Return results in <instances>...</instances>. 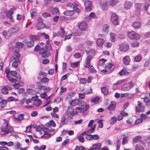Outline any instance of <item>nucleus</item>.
<instances>
[{
    "label": "nucleus",
    "instance_id": "09e8293b",
    "mask_svg": "<svg viewBox=\"0 0 150 150\" xmlns=\"http://www.w3.org/2000/svg\"><path fill=\"white\" fill-rule=\"evenodd\" d=\"M136 150H144L143 146L140 144H137L135 147Z\"/></svg>",
    "mask_w": 150,
    "mask_h": 150
},
{
    "label": "nucleus",
    "instance_id": "473e14b6",
    "mask_svg": "<svg viewBox=\"0 0 150 150\" xmlns=\"http://www.w3.org/2000/svg\"><path fill=\"white\" fill-rule=\"evenodd\" d=\"M96 127V124H94L93 125L92 127H90L91 128L88 129L87 131H86V133H92L94 131V130Z\"/></svg>",
    "mask_w": 150,
    "mask_h": 150
},
{
    "label": "nucleus",
    "instance_id": "5fc2aeb1",
    "mask_svg": "<svg viewBox=\"0 0 150 150\" xmlns=\"http://www.w3.org/2000/svg\"><path fill=\"white\" fill-rule=\"evenodd\" d=\"M125 81V79H122L117 81V82L113 84V85L115 86V85H120L121 84Z\"/></svg>",
    "mask_w": 150,
    "mask_h": 150
},
{
    "label": "nucleus",
    "instance_id": "e433bc0d",
    "mask_svg": "<svg viewBox=\"0 0 150 150\" xmlns=\"http://www.w3.org/2000/svg\"><path fill=\"white\" fill-rule=\"evenodd\" d=\"M19 28L18 26H15L12 29H10V30L11 31V32L12 34L13 33H15L19 30Z\"/></svg>",
    "mask_w": 150,
    "mask_h": 150
},
{
    "label": "nucleus",
    "instance_id": "7ed1b4c3",
    "mask_svg": "<svg viewBox=\"0 0 150 150\" xmlns=\"http://www.w3.org/2000/svg\"><path fill=\"white\" fill-rule=\"evenodd\" d=\"M20 54L18 52L15 53V57L14 59L15 60L12 64V66L14 68H16L18 67V64L20 62Z\"/></svg>",
    "mask_w": 150,
    "mask_h": 150
},
{
    "label": "nucleus",
    "instance_id": "39448f33",
    "mask_svg": "<svg viewBox=\"0 0 150 150\" xmlns=\"http://www.w3.org/2000/svg\"><path fill=\"white\" fill-rule=\"evenodd\" d=\"M127 36L129 38L132 39H139L140 38V36L136 34L134 31H132L128 33Z\"/></svg>",
    "mask_w": 150,
    "mask_h": 150
},
{
    "label": "nucleus",
    "instance_id": "2f4dec72",
    "mask_svg": "<svg viewBox=\"0 0 150 150\" xmlns=\"http://www.w3.org/2000/svg\"><path fill=\"white\" fill-rule=\"evenodd\" d=\"M42 103L41 101L39 99H36L34 100L33 105L36 107H38Z\"/></svg>",
    "mask_w": 150,
    "mask_h": 150
},
{
    "label": "nucleus",
    "instance_id": "423d86ee",
    "mask_svg": "<svg viewBox=\"0 0 150 150\" xmlns=\"http://www.w3.org/2000/svg\"><path fill=\"white\" fill-rule=\"evenodd\" d=\"M38 22L36 25V28L38 30L42 29L45 27V25L43 22L42 17H39L38 19Z\"/></svg>",
    "mask_w": 150,
    "mask_h": 150
},
{
    "label": "nucleus",
    "instance_id": "2eb2a0df",
    "mask_svg": "<svg viewBox=\"0 0 150 150\" xmlns=\"http://www.w3.org/2000/svg\"><path fill=\"white\" fill-rule=\"evenodd\" d=\"M43 131L44 132V134L42 137H47L51 135L50 132L51 131L47 128H45L43 129Z\"/></svg>",
    "mask_w": 150,
    "mask_h": 150
},
{
    "label": "nucleus",
    "instance_id": "7c9ffc66",
    "mask_svg": "<svg viewBox=\"0 0 150 150\" xmlns=\"http://www.w3.org/2000/svg\"><path fill=\"white\" fill-rule=\"evenodd\" d=\"M24 114H21L19 115L17 117H15V119L18 122H21L24 119Z\"/></svg>",
    "mask_w": 150,
    "mask_h": 150
},
{
    "label": "nucleus",
    "instance_id": "f704fd0d",
    "mask_svg": "<svg viewBox=\"0 0 150 150\" xmlns=\"http://www.w3.org/2000/svg\"><path fill=\"white\" fill-rule=\"evenodd\" d=\"M30 38L31 40L33 42L35 41L38 40L40 39L39 36L36 35H31L30 36Z\"/></svg>",
    "mask_w": 150,
    "mask_h": 150
},
{
    "label": "nucleus",
    "instance_id": "ddd939ff",
    "mask_svg": "<svg viewBox=\"0 0 150 150\" xmlns=\"http://www.w3.org/2000/svg\"><path fill=\"white\" fill-rule=\"evenodd\" d=\"M66 6L67 7H70L71 8H73V9H79L77 7V4L75 2L72 3L69 2L67 3L66 4Z\"/></svg>",
    "mask_w": 150,
    "mask_h": 150
},
{
    "label": "nucleus",
    "instance_id": "a211bd4d",
    "mask_svg": "<svg viewBox=\"0 0 150 150\" xmlns=\"http://www.w3.org/2000/svg\"><path fill=\"white\" fill-rule=\"evenodd\" d=\"M38 88L40 90L46 91H45L46 93L49 92L51 89V88L50 87H48L47 88L46 86L41 85H38Z\"/></svg>",
    "mask_w": 150,
    "mask_h": 150
},
{
    "label": "nucleus",
    "instance_id": "a19ab883",
    "mask_svg": "<svg viewBox=\"0 0 150 150\" xmlns=\"http://www.w3.org/2000/svg\"><path fill=\"white\" fill-rule=\"evenodd\" d=\"M51 54V53L50 52L46 51L43 53H42V56L43 58H46L50 56Z\"/></svg>",
    "mask_w": 150,
    "mask_h": 150
},
{
    "label": "nucleus",
    "instance_id": "4be33fe9",
    "mask_svg": "<svg viewBox=\"0 0 150 150\" xmlns=\"http://www.w3.org/2000/svg\"><path fill=\"white\" fill-rule=\"evenodd\" d=\"M85 134H86V132H84L81 133L76 138L80 142L83 143L84 142V138L83 136L85 135Z\"/></svg>",
    "mask_w": 150,
    "mask_h": 150
},
{
    "label": "nucleus",
    "instance_id": "f257e3e1",
    "mask_svg": "<svg viewBox=\"0 0 150 150\" xmlns=\"http://www.w3.org/2000/svg\"><path fill=\"white\" fill-rule=\"evenodd\" d=\"M4 123L3 124L1 128V131L4 133L1 134L3 136H4L5 134H8L9 133H12L13 132L12 128L9 127L8 126V123L6 120L4 119Z\"/></svg>",
    "mask_w": 150,
    "mask_h": 150
},
{
    "label": "nucleus",
    "instance_id": "a878e982",
    "mask_svg": "<svg viewBox=\"0 0 150 150\" xmlns=\"http://www.w3.org/2000/svg\"><path fill=\"white\" fill-rule=\"evenodd\" d=\"M105 42V40L102 38H99L97 40L96 44L98 47H101Z\"/></svg>",
    "mask_w": 150,
    "mask_h": 150
},
{
    "label": "nucleus",
    "instance_id": "de8ad7c7",
    "mask_svg": "<svg viewBox=\"0 0 150 150\" xmlns=\"http://www.w3.org/2000/svg\"><path fill=\"white\" fill-rule=\"evenodd\" d=\"M142 59V57L140 55H138L135 57L134 58V61L136 62H139Z\"/></svg>",
    "mask_w": 150,
    "mask_h": 150
},
{
    "label": "nucleus",
    "instance_id": "f8f14e48",
    "mask_svg": "<svg viewBox=\"0 0 150 150\" xmlns=\"http://www.w3.org/2000/svg\"><path fill=\"white\" fill-rule=\"evenodd\" d=\"M79 28L82 31H85L88 28V25L86 23L82 22L79 25Z\"/></svg>",
    "mask_w": 150,
    "mask_h": 150
},
{
    "label": "nucleus",
    "instance_id": "79ce46f5",
    "mask_svg": "<svg viewBox=\"0 0 150 150\" xmlns=\"http://www.w3.org/2000/svg\"><path fill=\"white\" fill-rule=\"evenodd\" d=\"M117 121V118L115 116L112 117L110 120V124L111 125L114 124Z\"/></svg>",
    "mask_w": 150,
    "mask_h": 150
},
{
    "label": "nucleus",
    "instance_id": "338daca9",
    "mask_svg": "<svg viewBox=\"0 0 150 150\" xmlns=\"http://www.w3.org/2000/svg\"><path fill=\"white\" fill-rule=\"evenodd\" d=\"M108 3L107 2H105L103 3L102 4V8L103 9V8L104 9H108Z\"/></svg>",
    "mask_w": 150,
    "mask_h": 150
},
{
    "label": "nucleus",
    "instance_id": "49530a36",
    "mask_svg": "<svg viewBox=\"0 0 150 150\" xmlns=\"http://www.w3.org/2000/svg\"><path fill=\"white\" fill-rule=\"evenodd\" d=\"M16 47L18 48H21L23 47L24 44L21 42H17L16 43Z\"/></svg>",
    "mask_w": 150,
    "mask_h": 150
},
{
    "label": "nucleus",
    "instance_id": "dca6fc26",
    "mask_svg": "<svg viewBox=\"0 0 150 150\" xmlns=\"http://www.w3.org/2000/svg\"><path fill=\"white\" fill-rule=\"evenodd\" d=\"M116 103L115 101H111L110 104L109 105L108 109L110 111H113L115 108Z\"/></svg>",
    "mask_w": 150,
    "mask_h": 150
},
{
    "label": "nucleus",
    "instance_id": "1a4fd4ad",
    "mask_svg": "<svg viewBox=\"0 0 150 150\" xmlns=\"http://www.w3.org/2000/svg\"><path fill=\"white\" fill-rule=\"evenodd\" d=\"M87 54H88L85 61H87L88 59H91V60L93 58V57L95 54V51L93 49H91L89 50L88 51L86 52Z\"/></svg>",
    "mask_w": 150,
    "mask_h": 150
},
{
    "label": "nucleus",
    "instance_id": "3c124183",
    "mask_svg": "<svg viewBox=\"0 0 150 150\" xmlns=\"http://www.w3.org/2000/svg\"><path fill=\"white\" fill-rule=\"evenodd\" d=\"M139 44V43L137 41H134L132 42L131 46L133 47H138Z\"/></svg>",
    "mask_w": 150,
    "mask_h": 150
},
{
    "label": "nucleus",
    "instance_id": "5701e85b",
    "mask_svg": "<svg viewBox=\"0 0 150 150\" xmlns=\"http://www.w3.org/2000/svg\"><path fill=\"white\" fill-rule=\"evenodd\" d=\"M141 24L140 22L136 21L132 24V26L135 29H139L141 27Z\"/></svg>",
    "mask_w": 150,
    "mask_h": 150
},
{
    "label": "nucleus",
    "instance_id": "a18cd8bd",
    "mask_svg": "<svg viewBox=\"0 0 150 150\" xmlns=\"http://www.w3.org/2000/svg\"><path fill=\"white\" fill-rule=\"evenodd\" d=\"M142 6V4L136 3L134 4L135 8L136 9H141Z\"/></svg>",
    "mask_w": 150,
    "mask_h": 150
},
{
    "label": "nucleus",
    "instance_id": "4d7b16f0",
    "mask_svg": "<svg viewBox=\"0 0 150 150\" xmlns=\"http://www.w3.org/2000/svg\"><path fill=\"white\" fill-rule=\"evenodd\" d=\"M128 137H125L123 138V140L122 142V144L124 145L125 144H127L128 142Z\"/></svg>",
    "mask_w": 150,
    "mask_h": 150
},
{
    "label": "nucleus",
    "instance_id": "c9c22d12",
    "mask_svg": "<svg viewBox=\"0 0 150 150\" xmlns=\"http://www.w3.org/2000/svg\"><path fill=\"white\" fill-rule=\"evenodd\" d=\"M116 34L112 33H111L110 34V40L112 42H114L116 39Z\"/></svg>",
    "mask_w": 150,
    "mask_h": 150
},
{
    "label": "nucleus",
    "instance_id": "f3484780",
    "mask_svg": "<svg viewBox=\"0 0 150 150\" xmlns=\"http://www.w3.org/2000/svg\"><path fill=\"white\" fill-rule=\"evenodd\" d=\"M85 7V9H92V4L91 2L89 1H87L84 3Z\"/></svg>",
    "mask_w": 150,
    "mask_h": 150
},
{
    "label": "nucleus",
    "instance_id": "774afa93",
    "mask_svg": "<svg viewBox=\"0 0 150 150\" xmlns=\"http://www.w3.org/2000/svg\"><path fill=\"white\" fill-rule=\"evenodd\" d=\"M48 125L50 126H52L53 127H54L56 126V124H55V123L52 120H51L48 123Z\"/></svg>",
    "mask_w": 150,
    "mask_h": 150
},
{
    "label": "nucleus",
    "instance_id": "e2e57ef3",
    "mask_svg": "<svg viewBox=\"0 0 150 150\" xmlns=\"http://www.w3.org/2000/svg\"><path fill=\"white\" fill-rule=\"evenodd\" d=\"M30 13L32 18H34L36 15L37 12L35 11H30Z\"/></svg>",
    "mask_w": 150,
    "mask_h": 150
},
{
    "label": "nucleus",
    "instance_id": "ea45409f",
    "mask_svg": "<svg viewBox=\"0 0 150 150\" xmlns=\"http://www.w3.org/2000/svg\"><path fill=\"white\" fill-rule=\"evenodd\" d=\"M141 139V137L140 136H137L133 138L132 141L135 142H137L140 141Z\"/></svg>",
    "mask_w": 150,
    "mask_h": 150
},
{
    "label": "nucleus",
    "instance_id": "412c9836",
    "mask_svg": "<svg viewBox=\"0 0 150 150\" xmlns=\"http://www.w3.org/2000/svg\"><path fill=\"white\" fill-rule=\"evenodd\" d=\"M102 144L101 143H97L93 144L92 147L94 150H100Z\"/></svg>",
    "mask_w": 150,
    "mask_h": 150
},
{
    "label": "nucleus",
    "instance_id": "680f3d73",
    "mask_svg": "<svg viewBox=\"0 0 150 150\" xmlns=\"http://www.w3.org/2000/svg\"><path fill=\"white\" fill-rule=\"evenodd\" d=\"M98 122L99 124L98 127L99 128H102L103 126V120H99Z\"/></svg>",
    "mask_w": 150,
    "mask_h": 150
},
{
    "label": "nucleus",
    "instance_id": "4c0bfd02",
    "mask_svg": "<svg viewBox=\"0 0 150 150\" xmlns=\"http://www.w3.org/2000/svg\"><path fill=\"white\" fill-rule=\"evenodd\" d=\"M101 91L102 93L105 95H107L108 93V90L105 87H103L102 88Z\"/></svg>",
    "mask_w": 150,
    "mask_h": 150
},
{
    "label": "nucleus",
    "instance_id": "8fccbe9b",
    "mask_svg": "<svg viewBox=\"0 0 150 150\" xmlns=\"http://www.w3.org/2000/svg\"><path fill=\"white\" fill-rule=\"evenodd\" d=\"M7 103V101L6 100H3L0 103L1 108H3L6 105Z\"/></svg>",
    "mask_w": 150,
    "mask_h": 150
},
{
    "label": "nucleus",
    "instance_id": "aec40b11",
    "mask_svg": "<svg viewBox=\"0 0 150 150\" xmlns=\"http://www.w3.org/2000/svg\"><path fill=\"white\" fill-rule=\"evenodd\" d=\"M120 50L121 51L126 52L129 49V45L126 44H122L120 47Z\"/></svg>",
    "mask_w": 150,
    "mask_h": 150
},
{
    "label": "nucleus",
    "instance_id": "6e6552de",
    "mask_svg": "<svg viewBox=\"0 0 150 150\" xmlns=\"http://www.w3.org/2000/svg\"><path fill=\"white\" fill-rule=\"evenodd\" d=\"M89 105H86V108H81L80 107H77L76 108L75 111V115L78 113H82L86 112L88 109L89 108Z\"/></svg>",
    "mask_w": 150,
    "mask_h": 150
},
{
    "label": "nucleus",
    "instance_id": "603ef678",
    "mask_svg": "<svg viewBox=\"0 0 150 150\" xmlns=\"http://www.w3.org/2000/svg\"><path fill=\"white\" fill-rule=\"evenodd\" d=\"M39 34L41 36H43L45 39H48L49 38V35L45 33H40Z\"/></svg>",
    "mask_w": 150,
    "mask_h": 150
},
{
    "label": "nucleus",
    "instance_id": "37998d69",
    "mask_svg": "<svg viewBox=\"0 0 150 150\" xmlns=\"http://www.w3.org/2000/svg\"><path fill=\"white\" fill-rule=\"evenodd\" d=\"M109 26L107 24H105L103 27V31L107 33L108 31V29Z\"/></svg>",
    "mask_w": 150,
    "mask_h": 150
},
{
    "label": "nucleus",
    "instance_id": "58836bf2",
    "mask_svg": "<svg viewBox=\"0 0 150 150\" xmlns=\"http://www.w3.org/2000/svg\"><path fill=\"white\" fill-rule=\"evenodd\" d=\"M1 92L4 94H7L8 93V88L6 86H4L1 89Z\"/></svg>",
    "mask_w": 150,
    "mask_h": 150
},
{
    "label": "nucleus",
    "instance_id": "b1692460",
    "mask_svg": "<svg viewBox=\"0 0 150 150\" xmlns=\"http://www.w3.org/2000/svg\"><path fill=\"white\" fill-rule=\"evenodd\" d=\"M67 112L68 114L71 115H75V111H74V108L71 106H69L68 108Z\"/></svg>",
    "mask_w": 150,
    "mask_h": 150
},
{
    "label": "nucleus",
    "instance_id": "6e6d98bb",
    "mask_svg": "<svg viewBox=\"0 0 150 150\" xmlns=\"http://www.w3.org/2000/svg\"><path fill=\"white\" fill-rule=\"evenodd\" d=\"M99 100V98L96 97L95 98H93L91 100V103H97Z\"/></svg>",
    "mask_w": 150,
    "mask_h": 150
},
{
    "label": "nucleus",
    "instance_id": "9d476101",
    "mask_svg": "<svg viewBox=\"0 0 150 150\" xmlns=\"http://www.w3.org/2000/svg\"><path fill=\"white\" fill-rule=\"evenodd\" d=\"M137 106L136 107V110L137 112H143L144 107L142 106V103L140 101L137 102Z\"/></svg>",
    "mask_w": 150,
    "mask_h": 150
},
{
    "label": "nucleus",
    "instance_id": "864d4df0",
    "mask_svg": "<svg viewBox=\"0 0 150 150\" xmlns=\"http://www.w3.org/2000/svg\"><path fill=\"white\" fill-rule=\"evenodd\" d=\"M27 46L28 47H31L33 46H34V42L31 40L30 41L28 42L27 43Z\"/></svg>",
    "mask_w": 150,
    "mask_h": 150
},
{
    "label": "nucleus",
    "instance_id": "bb28decb",
    "mask_svg": "<svg viewBox=\"0 0 150 150\" xmlns=\"http://www.w3.org/2000/svg\"><path fill=\"white\" fill-rule=\"evenodd\" d=\"M65 117L63 115L61 117V120L60 123V127H61L65 125Z\"/></svg>",
    "mask_w": 150,
    "mask_h": 150
},
{
    "label": "nucleus",
    "instance_id": "c756f323",
    "mask_svg": "<svg viewBox=\"0 0 150 150\" xmlns=\"http://www.w3.org/2000/svg\"><path fill=\"white\" fill-rule=\"evenodd\" d=\"M79 100L78 99H75L70 103L71 105L73 106H76L79 104Z\"/></svg>",
    "mask_w": 150,
    "mask_h": 150
},
{
    "label": "nucleus",
    "instance_id": "c85d7f7f",
    "mask_svg": "<svg viewBox=\"0 0 150 150\" xmlns=\"http://www.w3.org/2000/svg\"><path fill=\"white\" fill-rule=\"evenodd\" d=\"M129 73L125 68L123 69L119 72V74L120 76L127 75Z\"/></svg>",
    "mask_w": 150,
    "mask_h": 150
},
{
    "label": "nucleus",
    "instance_id": "0eeeda50",
    "mask_svg": "<svg viewBox=\"0 0 150 150\" xmlns=\"http://www.w3.org/2000/svg\"><path fill=\"white\" fill-rule=\"evenodd\" d=\"M134 83L132 82H130L124 85L122 87V90L128 91L129 90L134 86Z\"/></svg>",
    "mask_w": 150,
    "mask_h": 150
},
{
    "label": "nucleus",
    "instance_id": "0e129e2a",
    "mask_svg": "<svg viewBox=\"0 0 150 150\" xmlns=\"http://www.w3.org/2000/svg\"><path fill=\"white\" fill-rule=\"evenodd\" d=\"M88 104H86V103L83 101H81L80 102H79V105L81 106V107H84L85 106V107L84 108H86V105H87Z\"/></svg>",
    "mask_w": 150,
    "mask_h": 150
},
{
    "label": "nucleus",
    "instance_id": "4468645a",
    "mask_svg": "<svg viewBox=\"0 0 150 150\" xmlns=\"http://www.w3.org/2000/svg\"><path fill=\"white\" fill-rule=\"evenodd\" d=\"M130 61V59L129 56L127 55L123 58V62L125 65H129Z\"/></svg>",
    "mask_w": 150,
    "mask_h": 150
},
{
    "label": "nucleus",
    "instance_id": "69168bd1",
    "mask_svg": "<svg viewBox=\"0 0 150 150\" xmlns=\"http://www.w3.org/2000/svg\"><path fill=\"white\" fill-rule=\"evenodd\" d=\"M7 100L8 101V102L12 101H18V99H16V100L15 98L12 97H10L8 98L7 99Z\"/></svg>",
    "mask_w": 150,
    "mask_h": 150
},
{
    "label": "nucleus",
    "instance_id": "393cba45",
    "mask_svg": "<svg viewBox=\"0 0 150 150\" xmlns=\"http://www.w3.org/2000/svg\"><path fill=\"white\" fill-rule=\"evenodd\" d=\"M120 1V0H110L109 4L110 6H114L117 4Z\"/></svg>",
    "mask_w": 150,
    "mask_h": 150
},
{
    "label": "nucleus",
    "instance_id": "20e7f679",
    "mask_svg": "<svg viewBox=\"0 0 150 150\" xmlns=\"http://www.w3.org/2000/svg\"><path fill=\"white\" fill-rule=\"evenodd\" d=\"M111 21L115 25H119L120 23L119 21V17L115 13H112L110 18Z\"/></svg>",
    "mask_w": 150,
    "mask_h": 150
},
{
    "label": "nucleus",
    "instance_id": "052dcab7",
    "mask_svg": "<svg viewBox=\"0 0 150 150\" xmlns=\"http://www.w3.org/2000/svg\"><path fill=\"white\" fill-rule=\"evenodd\" d=\"M79 81L80 83L84 84L87 82V80L85 78H81L80 79Z\"/></svg>",
    "mask_w": 150,
    "mask_h": 150
},
{
    "label": "nucleus",
    "instance_id": "c03bdc74",
    "mask_svg": "<svg viewBox=\"0 0 150 150\" xmlns=\"http://www.w3.org/2000/svg\"><path fill=\"white\" fill-rule=\"evenodd\" d=\"M13 13L12 10H9L7 11L6 13V17L8 18L9 17L12 16Z\"/></svg>",
    "mask_w": 150,
    "mask_h": 150
},
{
    "label": "nucleus",
    "instance_id": "13d9d810",
    "mask_svg": "<svg viewBox=\"0 0 150 150\" xmlns=\"http://www.w3.org/2000/svg\"><path fill=\"white\" fill-rule=\"evenodd\" d=\"M86 135V138L89 140H92V135L91 134H88L86 133V134H85Z\"/></svg>",
    "mask_w": 150,
    "mask_h": 150
},
{
    "label": "nucleus",
    "instance_id": "bf43d9fd",
    "mask_svg": "<svg viewBox=\"0 0 150 150\" xmlns=\"http://www.w3.org/2000/svg\"><path fill=\"white\" fill-rule=\"evenodd\" d=\"M49 81L48 78L46 77H44L41 80V82L42 83H47Z\"/></svg>",
    "mask_w": 150,
    "mask_h": 150
},
{
    "label": "nucleus",
    "instance_id": "cd10ccee",
    "mask_svg": "<svg viewBox=\"0 0 150 150\" xmlns=\"http://www.w3.org/2000/svg\"><path fill=\"white\" fill-rule=\"evenodd\" d=\"M75 10H68L64 12V15L66 16H70L72 15L75 12Z\"/></svg>",
    "mask_w": 150,
    "mask_h": 150
},
{
    "label": "nucleus",
    "instance_id": "72a5a7b5",
    "mask_svg": "<svg viewBox=\"0 0 150 150\" xmlns=\"http://www.w3.org/2000/svg\"><path fill=\"white\" fill-rule=\"evenodd\" d=\"M132 6V3L130 2H126L124 5L125 8L128 9H129Z\"/></svg>",
    "mask_w": 150,
    "mask_h": 150
},
{
    "label": "nucleus",
    "instance_id": "6ab92c4d",
    "mask_svg": "<svg viewBox=\"0 0 150 150\" xmlns=\"http://www.w3.org/2000/svg\"><path fill=\"white\" fill-rule=\"evenodd\" d=\"M67 35L65 31L64 28L62 27L60 28V30L57 33V35L64 37Z\"/></svg>",
    "mask_w": 150,
    "mask_h": 150
},
{
    "label": "nucleus",
    "instance_id": "9b49d317",
    "mask_svg": "<svg viewBox=\"0 0 150 150\" xmlns=\"http://www.w3.org/2000/svg\"><path fill=\"white\" fill-rule=\"evenodd\" d=\"M2 33L3 35L6 39H8L13 35L10 29L8 31H4Z\"/></svg>",
    "mask_w": 150,
    "mask_h": 150
},
{
    "label": "nucleus",
    "instance_id": "f03ea898",
    "mask_svg": "<svg viewBox=\"0 0 150 150\" xmlns=\"http://www.w3.org/2000/svg\"><path fill=\"white\" fill-rule=\"evenodd\" d=\"M91 59H88L87 61H85L84 67L86 68H88L89 71L91 73H95L97 72L94 67L90 64Z\"/></svg>",
    "mask_w": 150,
    "mask_h": 150
}]
</instances>
